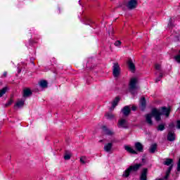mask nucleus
<instances>
[{
  "mask_svg": "<svg viewBox=\"0 0 180 180\" xmlns=\"http://www.w3.org/2000/svg\"><path fill=\"white\" fill-rule=\"evenodd\" d=\"M169 112H171V110L169 108L163 107L161 110H158L156 108L153 109L152 115H153V117H155L156 122H160V120H161V116H162V115H165L166 117H168V116H169Z\"/></svg>",
  "mask_w": 180,
  "mask_h": 180,
  "instance_id": "obj_1",
  "label": "nucleus"
},
{
  "mask_svg": "<svg viewBox=\"0 0 180 180\" xmlns=\"http://www.w3.org/2000/svg\"><path fill=\"white\" fill-rule=\"evenodd\" d=\"M142 165H143L141 164H136V165L130 166L128 169H127L124 172L122 176H124V178H127L129 175H130V172H131V171H134V172H136V171H139V169Z\"/></svg>",
  "mask_w": 180,
  "mask_h": 180,
  "instance_id": "obj_2",
  "label": "nucleus"
},
{
  "mask_svg": "<svg viewBox=\"0 0 180 180\" xmlns=\"http://www.w3.org/2000/svg\"><path fill=\"white\" fill-rule=\"evenodd\" d=\"M138 79L136 77H133L129 82V91L134 95V91L139 88L137 86Z\"/></svg>",
  "mask_w": 180,
  "mask_h": 180,
  "instance_id": "obj_3",
  "label": "nucleus"
},
{
  "mask_svg": "<svg viewBox=\"0 0 180 180\" xmlns=\"http://www.w3.org/2000/svg\"><path fill=\"white\" fill-rule=\"evenodd\" d=\"M112 75L115 78H117L120 75V66L119 63H115L112 66Z\"/></svg>",
  "mask_w": 180,
  "mask_h": 180,
  "instance_id": "obj_4",
  "label": "nucleus"
},
{
  "mask_svg": "<svg viewBox=\"0 0 180 180\" xmlns=\"http://www.w3.org/2000/svg\"><path fill=\"white\" fill-rule=\"evenodd\" d=\"M127 7L130 11L136 9V8H137V1L130 0L127 4Z\"/></svg>",
  "mask_w": 180,
  "mask_h": 180,
  "instance_id": "obj_5",
  "label": "nucleus"
},
{
  "mask_svg": "<svg viewBox=\"0 0 180 180\" xmlns=\"http://www.w3.org/2000/svg\"><path fill=\"white\" fill-rule=\"evenodd\" d=\"M112 148H113V143L112 142L104 145V151H105V153H110V151H112Z\"/></svg>",
  "mask_w": 180,
  "mask_h": 180,
  "instance_id": "obj_6",
  "label": "nucleus"
},
{
  "mask_svg": "<svg viewBox=\"0 0 180 180\" xmlns=\"http://www.w3.org/2000/svg\"><path fill=\"white\" fill-rule=\"evenodd\" d=\"M153 116H154L153 115V111L151 112L150 114H147L146 115V120L148 124H149V126H153V120H152Z\"/></svg>",
  "mask_w": 180,
  "mask_h": 180,
  "instance_id": "obj_7",
  "label": "nucleus"
},
{
  "mask_svg": "<svg viewBox=\"0 0 180 180\" xmlns=\"http://www.w3.org/2000/svg\"><path fill=\"white\" fill-rule=\"evenodd\" d=\"M118 127H127V121L124 119H121L118 121Z\"/></svg>",
  "mask_w": 180,
  "mask_h": 180,
  "instance_id": "obj_8",
  "label": "nucleus"
},
{
  "mask_svg": "<svg viewBox=\"0 0 180 180\" xmlns=\"http://www.w3.org/2000/svg\"><path fill=\"white\" fill-rule=\"evenodd\" d=\"M128 67L130 70V71L134 72L136 70V66L134 65V63H133V60L131 59H129L128 60Z\"/></svg>",
  "mask_w": 180,
  "mask_h": 180,
  "instance_id": "obj_9",
  "label": "nucleus"
},
{
  "mask_svg": "<svg viewBox=\"0 0 180 180\" xmlns=\"http://www.w3.org/2000/svg\"><path fill=\"white\" fill-rule=\"evenodd\" d=\"M147 172H148V169L147 168L143 169L140 176L141 180H147Z\"/></svg>",
  "mask_w": 180,
  "mask_h": 180,
  "instance_id": "obj_10",
  "label": "nucleus"
},
{
  "mask_svg": "<svg viewBox=\"0 0 180 180\" xmlns=\"http://www.w3.org/2000/svg\"><path fill=\"white\" fill-rule=\"evenodd\" d=\"M135 148H136L137 151H139L140 153H143V144L140 142H136L135 143Z\"/></svg>",
  "mask_w": 180,
  "mask_h": 180,
  "instance_id": "obj_11",
  "label": "nucleus"
},
{
  "mask_svg": "<svg viewBox=\"0 0 180 180\" xmlns=\"http://www.w3.org/2000/svg\"><path fill=\"white\" fill-rule=\"evenodd\" d=\"M130 111H131L130 107L129 106H125L122 109V113L124 116H129V115H130Z\"/></svg>",
  "mask_w": 180,
  "mask_h": 180,
  "instance_id": "obj_12",
  "label": "nucleus"
},
{
  "mask_svg": "<svg viewBox=\"0 0 180 180\" xmlns=\"http://www.w3.org/2000/svg\"><path fill=\"white\" fill-rule=\"evenodd\" d=\"M124 149L126 150V151L130 153L131 154H137V151H136L134 149H133V148L129 146H125Z\"/></svg>",
  "mask_w": 180,
  "mask_h": 180,
  "instance_id": "obj_13",
  "label": "nucleus"
},
{
  "mask_svg": "<svg viewBox=\"0 0 180 180\" xmlns=\"http://www.w3.org/2000/svg\"><path fill=\"white\" fill-rule=\"evenodd\" d=\"M167 140H169V141H174V140H175V134L174 131L169 132L167 135Z\"/></svg>",
  "mask_w": 180,
  "mask_h": 180,
  "instance_id": "obj_14",
  "label": "nucleus"
},
{
  "mask_svg": "<svg viewBox=\"0 0 180 180\" xmlns=\"http://www.w3.org/2000/svg\"><path fill=\"white\" fill-rule=\"evenodd\" d=\"M120 101V98L119 97H116L115 100L112 102V107L110 108V110H113L116 106H117V104L119 103V101Z\"/></svg>",
  "mask_w": 180,
  "mask_h": 180,
  "instance_id": "obj_15",
  "label": "nucleus"
},
{
  "mask_svg": "<svg viewBox=\"0 0 180 180\" xmlns=\"http://www.w3.org/2000/svg\"><path fill=\"white\" fill-rule=\"evenodd\" d=\"M32 95V91L29 89H25L23 91V97L24 98H28V96H30Z\"/></svg>",
  "mask_w": 180,
  "mask_h": 180,
  "instance_id": "obj_16",
  "label": "nucleus"
},
{
  "mask_svg": "<svg viewBox=\"0 0 180 180\" xmlns=\"http://www.w3.org/2000/svg\"><path fill=\"white\" fill-rule=\"evenodd\" d=\"M140 108L142 110H144L146 108V98L144 97H142L140 100Z\"/></svg>",
  "mask_w": 180,
  "mask_h": 180,
  "instance_id": "obj_17",
  "label": "nucleus"
},
{
  "mask_svg": "<svg viewBox=\"0 0 180 180\" xmlns=\"http://www.w3.org/2000/svg\"><path fill=\"white\" fill-rule=\"evenodd\" d=\"M103 130L105 134H107V136H113V134H115V132H113V131L106 129V127H103Z\"/></svg>",
  "mask_w": 180,
  "mask_h": 180,
  "instance_id": "obj_18",
  "label": "nucleus"
},
{
  "mask_svg": "<svg viewBox=\"0 0 180 180\" xmlns=\"http://www.w3.org/2000/svg\"><path fill=\"white\" fill-rule=\"evenodd\" d=\"M105 117L108 120H113L115 119V115H113L112 112H107L105 115Z\"/></svg>",
  "mask_w": 180,
  "mask_h": 180,
  "instance_id": "obj_19",
  "label": "nucleus"
},
{
  "mask_svg": "<svg viewBox=\"0 0 180 180\" xmlns=\"http://www.w3.org/2000/svg\"><path fill=\"white\" fill-rule=\"evenodd\" d=\"M157 150V144L154 143L152 146H150V148H149V153L151 154H154Z\"/></svg>",
  "mask_w": 180,
  "mask_h": 180,
  "instance_id": "obj_20",
  "label": "nucleus"
},
{
  "mask_svg": "<svg viewBox=\"0 0 180 180\" xmlns=\"http://www.w3.org/2000/svg\"><path fill=\"white\" fill-rule=\"evenodd\" d=\"M25 105V101L19 100L15 104L16 108H23Z\"/></svg>",
  "mask_w": 180,
  "mask_h": 180,
  "instance_id": "obj_21",
  "label": "nucleus"
},
{
  "mask_svg": "<svg viewBox=\"0 0 180 180\" xmlns=\"http://www.w3.org/2000/svg\"><path fill=\"white\" fill-rule=\"evenodd\" d=\"M39 86L41 88H47V82L46 80L39 82Z\"/></svg>",
  "mask_w": 180,
  "mask_h": 180,
  "instance_id": "obj_22",
  "label": "nucleus"
},
{
  "mask_svg": "<svg viewBox=\"0 0 180 180\" xmlns=\"http://www.w3.org/2000/svg\"><path fill=\"white\" fill-rule=\"evenodd\" d=\"M7 89H8V88L4 87L1 90H0V98H2V96H4V95H5V94H6Z\"/></svg>",
  "mask_w": 180,
  "mask_h": 180,
  "instance_id": "obj_23",
  "label": "nucleus"
},
{
  "mask_svg": "<svg viewBox=\"0 0 180 180\" xmlns=\"http://www.w3.org/2000/svg\"><path fill=\"white\" fill-rule=\"evenodd\" d=\"M172 169V166H170L166 172V175L165 176V179H167L168 176H169V174H171V170Z\"/></svg>",
  "mask_w": 180,
  "mask_h": 180,
  "instance_id": "obj_24",
  "label": "nucleus"
},
{
  "mask_svg": "<svg viewBox=\"0 0 180 180\" xmlns=\"http://www.w3.org/2000/svg\"><path fill=\"white\" fill-rule=\"evenodd\" d=\"M165 165H171V164H172V159H167L165 162H164Z\"/></svg>",
  "mask_w": 180,
  "mask_h": 180,
  "instance_id": "obj_25",
  "label": "nucleus"
},
{
  "mask_svg": "<svg viewBox=\"0 0 180 180\" xmlns=\"http://www.w3.org/2000/svg\"><path fill=\"white\" fill-rule=\"evenodd\" d=\"M165 129V126L162 124L158 125V130H159V131H162Z\"/></svg>",
  "mask_w": 180,
  "mask_h": 180,
  "instance_id": "obj_26",
  "label": "nucleus"
},
{
  "mask_svg": "<svg viewBox=\"0 0 180 180\" xmlns=\"http://www.w3.org/2000/svg\"><path fill=\"white\" fill-rule=\"evenodd\" d=\"M80 162L82 164H86V157L82 156L80 158Z\"/></svg>",
  "mask_w": 180,
  "mask_h": 180,
  "instance_id": "obj_27",
  "label": "nucleus"
},
{
  "mask_svg": "<svg viewBox=\"0 0 180 180\" xmlns=\"http://www.w3.org/2000/svg\"><path fill=\"white\" fill-rule=\"evenodd\" d=\"M64 159L66 160H70L71 159V153L65 154Z\"/></svg>",
  "mask_w": 180,
  "mask_h": 180,
  "instance_id": "obj_28",
  "label": "nucleus"
},
{
  "mask_svg": "<svg viewBox=\"0 0 180 180\" xmlns=\"http://www.w3.org/2000/svg\"><path fill=\"white\" fill-rule=\"evenodd\" d=\"M161 78H162V72H160V75H159V77H158L156 79H155V82H158L159 81H160Z\"/></svg>",
  "mask_w": 180,
  "mask_h": 180,
  "instance_id": "obj_29",
  "label": "nucleus"
},
{
  "mask_svg": "<svg viewBox=\"0 0 180 180\" xmlns=\"http://www.w3.org/2000/svg\"><path fill=\"white\" fill-rule=\"evenodd\" d=\"M155 70H157L158 71L161 72V65H160L156 64V65H155Z\"/></svg>",
  "mask_w": 180,
  "mask_h": 180,
  "instance_id": "obj_30",
  "label": "nucleus"
},
{
  "mask_svg": "<svg viewBox=\"0 0 180 180\" xmlns=\"http://www.w3.org/2000/svg\"><path fill=\"white\" fill-rule=\"evenodd\" d=\"M12 102H13L12 100H10L8 103H6L5 105H4V107L5 108H8V106H11V105H12Z\"/></svg>",
  "mask_w": 180,
  "mask_h": 180,
  "instance_id": "obj_31",
  "label": "nucleus"
},
{
  "mask_svg": "<svg viewBox=\"0 0 180 180\" xmlns=\"http://www.w3.org/2000/svg\"><path fill=\"white\" fill-rule=\"evenodd\" d=\"M176 63H180V55H177L174 57Z\"/></svg>",
  "mask_w": 180,
  "mask_h": 180,
  "instance_id": "obj_32",
  "label": "nucleus"
},
{
  "mask_svg": "<svg viewBox=\"0 0 180 180\" xmlns=\"http://www.w3.org/2000/svg\"><path fill=\"white\" fill-rule=\"evenodd\" d=\"M115 46H116L117 47H119V46H120V44H122V42L120 41H117L115 42Z\"/></svg>",
  "mask_w": 180,
  "mask_h": 180,
  "instance_id": "obj_33",
  "label": "nucleus"
},
{
  "mask_svg": "<svg viewBox=\"0 0 180 180\" xmlns=\"http://www.w3.org/2000/svg\"><path fill=\"white\" fill-rule=\"evenodd\" d=\"M176 127L180 129V120L177 121Z\"/></svg>",
  "mask_w": 180,
  "mask_h": 180,
  "instance_id": "obj_34",
  "label": "nucleus"
},
{
  "mask_svg": "<svg viewBox=\"0 0 180 180\" xmlns=\"http://www.w3.org/2000/svg\"><path fill=\"white\" fill-rule=\"evenodd\" d=\"M131 109H132V110H136L137 109V108L136 106L133 105L131 107Z\"/></svg>",
  "mask_w": 180,
  "mask_h": 180,
  "instance_id": "obj_35",
  "label": "nucleus"
},
{
  "mask_svg": "<svg viewBox=\"0 0 180 180\" xmlns=\"http://www.w3.org/2000/svg\"><path fill=\"white\" fill-rule=\"evenodd\" d=\"M169 127H170V129H173V127H174V123L170 124H169Z\"/></svg>",
  "mask_w": 180,
  "mask_h": 180,
  "instance_id": "obj_36",
  "label": "nucleus"
},
{
  "mask_svg": "<svg viewBox=\"0 0 180 180\" xmlns=\"http://www.w3.org/2000/svg\"><path fill=\"white\" fill-rule=\"evenodd\" d=\"M6 75H7V73L4 72V77H6Z\"/></svg>",
  "mask_w": 180,
  "mask_h": 180,
  "instance_id": "obj_37",
  "label": "nucleus"
},
{
  "mask_svg": "<svg viewBox=\"0 0 180 180\" xmlns=\"http://www.w3.org/2000/svg\"><path fill=\"white\" fill-rule=\"evenodd\" d=\"M9 158H11V155L9 156Z\"/></svg>",
  "mask_w": 180,
  "mask_h": 180,
  "instance_id": "obj_38",
  "label": "nucleus"
},
{
  "mask_svg": "<svg viewBox=\"0 0 180 180\" xmlns=\"http://www.w3.org/2000/svg\"><path fill=\"white\" fill-rule=\"evenodd\" d=\"M18 72H20V70H19Z\"/></svg>",
  "mask_w": 180,
  "mask_h": 180,
  "instance_id": "obj_39",
  "label": "nucleus"
}]
</instances>
